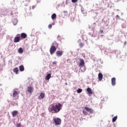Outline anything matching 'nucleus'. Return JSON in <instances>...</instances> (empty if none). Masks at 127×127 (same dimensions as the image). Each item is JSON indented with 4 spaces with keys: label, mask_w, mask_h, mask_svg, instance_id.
I'll use <instances>...</instances> for the list:
<instances>
[{
    "label": "nucleus",
    "mask_w": 127,
    "mask_h": 127,
    "mask_svg": "<svg viewBox=\"0 0 127 127\" xmlns=\"http://www.w3.org/2000/svg\"><path fill=\"white\" fill-rule=\"evenodd\" d=\"M57 15H56V14L54 13L52 15V19H55V18H56Z\"/></svg>",
    "instance_id": "aec40b11"
},
{
    "label": "nucleus",
    "mask_w": 127,
    "mask_h": 127,
    "mask_svg": "<svg viewBox=\"0 0 127 127\" xmlns=\"http://www.w3.org/2000/svg\"><path fill=\"white\" fill-rule=\"evenodd\" d=\"M20 35V34H17V36H19V37Z\"/></svg>",
    "instance_id": "2f4dec72"
},
{
    "label": "nucleus",
    "mask_w": 127,
    "mask_h": 127,
    "mask_svg": "<svg viewBox=\"0 0 127 127\" xmlns=\"http://www.w3.org/2000/svg\"><path fill=\"white\" fill-rule=\"evenodd\" d=\"M83 114L84 116H88V112H86L85 110H83Z\"/></svg>",
    "instance_id": "b1692460"
},
{
    "label": "nucleus",
    "mask_w": 127,
    "mask_h": 127,
    "mask_svg": "<svg viewBox=\"0 0 127 127\" xmlns=\"http://www.w3.org/2000/svg\"><path fill=\"white\" fill-rule=\"evenodd\" d=\"M72 2L75 3L78 1V0H71Z\"/></svg>",
    "instance_id": "a878e982"
},
{
    "label": "nucleus",
    "mask_w": 127,
    "mask_h": 127,
    "mask_svg": "<svg viewBox=\"0 0 127 127\" xmlns=\"http://www.w3.org/2000/svg\"><path fill=\"white\" fill-rule=\"evenodd\" d=\"M86 91L88 93V94L93 95V90H92V89L90 88V87H88L86 89Z\"/></svg>",
    "instance_id": "f8f14e48"
},
{
    "label": "nucleus",
    "mask_w": 127,
    "mask_h": 127,
    "mask_svg": "<svg viewBox=\"0 0 127 127\" xmlns=\"http://www.w3.org/2000/svg\"><path fill=\"white\" fill-rule=\"evenodd\" d=\"M53 64H57V63L56 62H53Z\"/></svg>",
    "instance_id": "c756f323"
},
{
    "label": "nucleus",
    "mask_w": 127,
    "mask_h": 127,
    "mask_svg": "<svg viewBox=\"0 0 127 127\" xmlns=\"http://www.w3.org/2000/svg\"><path fill=\"white\" fill-rule=\"evenodd\" d=\"M116 17H118V19H120V16H119V15H117Z\"/></svg>",
    "instance_id": "c85d7f7f"
},
{
    "label": "nucleus",
    "mask_w": 127,
    "mask_h": 127,
    "mask_svg": "<svg viewBox=\"0 0 127 127\" xmlns=\"http://www.w3.org/2000/svg\"><path fill=\"white\" fill-rule=\"evenodd\" d=\"M112 86H116V77H113L111 79Z\"/></svg>",
    "instance_id": "9b49d317"
},
{
    "label": "nucleus",
    "mask_w": 127,
    "mask_h": 127,
    "mask_svg": "<svg viewBox=\"0 0 127 127\" xmlns=\"http://www.w3.org/2000/svg\"><path fill=\"white\" fill-rule=\"evenodd\" d=\"M83 91V90H82V89H78V90H77V92L78 93V94H80V93H82V91Z\"/></svg>",
    "instance_id": "4be33fe9"
},
{
    "label": "nucleus",
    "mask_w": 127,
    "mask_h": 127,
    "mask_svg": "<svg viewBox=\"0 0 127 127\" xmlns=\"http://www.w3.org/2000/svg\"><path fill=\"white\" fill-rule=\"evenodd\" d=\"M19 70L21 72H22L23 71H24V66H23V65L20 66H19Z\"/></svg>",
    "instance_id": "6ab92c4d"
},
{
    "label": "nucleus",
    "mask_w": 127,
    "mask_h": 127,
    "mask_svg": "<svg viewBox=\"0 0 127 127\" xmlns=\"http://www.w3.org/2000/svg\"><path fill=\"white\" fill-rule=\"evenodd\" d=\"M51 78V74L49 73L47 75V76L45 77L46 80H49Z\"/></svg>",
    "instance_id": "dca6fc26"
},
{
    "label": "nucleus",
    "mask_w": 127,
    "mask_h": 127,
    "mask_svg": "<svg viewBox=\"0 0 127 127\" xmlns=\"http://www.w3.org/2000/svg\"><path fill=\"white\" fill-rule=\"evenodd\" d=\"M17 114H18V111H14L12 112V115L13 117H16Z\"/></svg>",
    "instance_id": "2eb2a0df"
},
{
    "label": "nucleus",
    "mask_w": 127,
    "mask_h": 127,
    "mask_svg": "<svg viewBox=\"0 0 127 127\" xmlns=\"http://www.w3.org/2000/svg\"><path fill=\"white\" fill-rule=\"evenodd\" d=\"M98 79L99 81H102L103 79V74H102L101 72H100L98 74Z\"/></svg>",
    "instance_id": "4468645a"
},
{
    "label": "nucleus",
    "mask_w": 127,
    "mask_h": 127,
    "mask_svg": "<svg viewBox=\"0 0 127 127\" xmlns=\"http://www.w3.org/2000/svg\"><path fill=\"white\" fill-rule=\"evenodd\" d=\"M18 53H20V54L23 53V49H22V48H19L18 50Z\"/></svg>",
    "instance_id": "a211bd4d"
},
{
    "label": "nucleus",
    "mask_w": 127,
    "mask_h": 127,
    "mask_svg": "<svg viewBox=\"0 0 127 127\" xmlns=\"http://www.w3.org/2000/svg\"><path fill=\"white\" fill-rule=\"evenodd\" d=\"M48 28H50V29H51V28H52V25L51 24L49 25Z\"/></svg>",
    "instance_id": "bb28decb"
},
{
    "label": "nucleus",
    "mask_w": 127,
    "mask_h": 127,
    "mask_svg": "<svg viewBox=\"0 0 127 127\" xmlns=\"http://www.w3.org/2000/svg\"><path fill=\"white\" fill-rule=\"evenodd\" d=\"M57 48H58V44L56 42H54V43L52 44V46L50 49L51 55H52L55 53Z\"/></svg>",
    "instance_id": "f03ea898"
},
{
    "label": "nucleus",
    "mask_w": 127,
    "mask_h": 127,
    "mask_svg": "<svg viewBox=\"0 0 127 127\" xmlns=\"http://www.w3.org/2000/svg\"><path fill=\"white\" fill-rule=\"evenodd\" d=\"M63 54V52L62 51H57L56 52V55L57 56H58V57H61L62 56V55Z\"/></svg>",
    "instance_id": "1a4fd4ad"
},
{
    "label": "nucleus",
    "mask_w": 127,
    "mask_h": 127,
    "mask_svg": "<svg viewBox=\"0 0 127 127\" xmlns=\"http://www.w3.org/2000/svg\"><path fill=\"white\" fill-rule=\"evenodd\" d=\"M21 125V124L20 123L17 124V125H16V127H20Z\"/></svg>",
    "instance_id": "cd10ccee"
},
{
    "label": "nucleus",
    "mask_w": 127,
    "mask_h": 127,
    "mask_svg": "<svg viewBox=\"0 0 127 127\" xmlns=\"http://www.w3.org/2000/svg\"><path fill=\"white\" fill-rule=\"evenodd\" d=\"M79 47L82 48V47H84V43H81L79 44Z\"/></svg>",
    "instance_id": "393cba45"
},
{
    "label": "nucleus",
    "mask_w": 127,
    "mask_h": 127,
    "mask_svg": "<svg viewBox=\"0 0 127 127\" xmlns=\"http://www.w3.org/2000/svg\"><path fill=\"white\" fill-rule=\"evenodd\" d=\"M18 68L15 67V68L13 69V72L15 73V74H18Z\"/></svg>",
    "instance_id": "f3484780"
},
{
    "label": "nucleus",
    "mask_w": 127,
    "mask_h": 127,
    "mask_svg": "<svg viewBox=\"0 0 127 127\" xmlns=\"http://www.w3.org/2000/svg\"><path fill=\"white\" fill-rule=\"evenodd\" d=\"M44 98H45V94L43 92L41 93L38 97V99L40 100H42L43 99H44Z\"/></svg>",
    "instance_id": "423d86ee"
},
{
    "label": "nucleus",
    "mask_w": 127,
    "mask_h": 127,
    "mask_svg": "<svg viewBox=\"0 0 127 127\" xmlns=\"http://www.w3.org/2000/svg\"><path fill=\"white\" fill-rule=\"evenodd\" d=\"M64 13H66V12H67V11H64Z\"/></svg>",
    "instance_id": "473e14b6"
},
{
    "label": "nucleus",
    "mask_w": 127,
    "mask_h": 127,
    "mask_svg": "<svg viewBox=\"0 0 127 127\" xmlns=\"http://www.w3.org/2000/svg\"><path fill=\"white\" fill-rule=\"evenodd\" d=\"M13 24L14 25H16V23H17V21L16 20V19H14L13 20Z\"/></svg>",
    "instance_id": "5701e85b"
},
{
    "label": "nucleus",
    "mask_w": 127,
    "mask_h": 127,
    "mask_svg": "<svg viewBox=\"0 0 127 127\" xmlns=\"http://www.w3.org/2000/svg\"><path fill=\"white\" fill-rule=\"evenodd\" d=\"M118 119V116H115L114 117L113 119H112V122L113 123H115V122H116V121H117Z\"/></svg>",
    "instance_id": "412c9836"
},
{
    "label": "nucleus",
    "mask_w": 127,
    "mask_h": 127,
    "mask_svg": "<svg viewBox=\"0 0 127 127\" xmlns=\"http://www.w3.org/2000/svg\"><path fill=\"white\" fill-rule=\"evenodd\" d=\"M84 109L85 110H86L87 112H88V113H89V114H93L92 109L89 108L88 107H84Z\"/></svg>",
    "instance_id": "0eeeda50"
},
{
    "label": "nucleus",
    "mask_w": 127,
    "mask_h": 127,
    "mask_svg": "<svg viewBox=\"0 0 127 127\" xmlns=\"http://www.w3.org/2000/svg\"><path fill=\"white\" fill-rule=\"evenodd\" d=\"M27 91L28 92V93L29 94H30L31 95L32 94V93L33 92V87H32L31 86L28 87V89H27Z\"/></svg>",
    "instance_id": "39448f33"
},
{
    "label": "nucleus",
    "mask_w": 127,
    "mask_h": 127,
    "mask_svg": "<svg viewBox=\"0 0 127 127\" xmlns=\"http://www.w3.org/2000/svg\"><path fill=\"white\" fill-rule=\"evenodd\" d=\"M63 107V106L60 103H55L50 106L49 111L52 114H57L62 110Z\"/></svg>",
    "instance_id": "f257e3e1"
},
{
    "label": "nucleus",
    "mask_w": 127,
    "mask_h": 127,
    "mask_svg": "<svg viewBox=\"0 0 127 127\" xmlns=\"http://www.w3.org/2000/svg\"><path fill=\"white\" fill-rule=\"evenodd\" d=\"M13 41L15 43H17V42H19V41H20V37H15L14 38Z\"/></svg>",
    "instance_id": "6e6552de"
},
{
    "label": "nucleus",
    "mask_w": 127,
    "mask_h": 127,
    "mask_svg": "<svg viewBox=\"0 0 127 127\" xmlns=\"http://www.w3.org/2000/svg\"><path fill=\"white\" fill-rule=\"evenodd\" d=\"M54 122L57 125H61V119L59 118L54 119Z\"/></svg>",
    "instance_id": "20e7f679"
},
{
    "label": "nucleus",
    "mask_w": 127,
    "mask_h": 127,
    "mask_svg": "<svg viewBox=\"0 0 127 127\" xmlns=\"http://www.w3.org/2000/svg\"><path fill=\"white\" fill-rule=\"evenodd\" d=\"M103 32H104V31H103V30H101L100 31V33L101 34L103 33Z\"/></svg>",
    "instance_id": "7c9ffc66"
},
{
    "label": "nucleus",
    "mask_w": 127,
    "mask_h": 127,
    "mask_svg": "<svg viewBox=\"0 0 127 127\" xmlns=\"http://www.w3.org/2000/svg\"><path fill=\"white\" fill-rule=\"evenodd\" d=\"M21 37L23 38V39H25L27 37V35L24 33H22L21 34Z\"/></svg>",
    "instance_id": "ddd939ff"
},
{
    "label": "nucleus",
    "mask_w": 127,
    "mask_h": 127,
    "mask_svg": "<svg viewBox=\"0 0 127 127\" xmlns=\"http://www.w3.org/2000/svg\"><path fill=\"white\" fill-rule=\"evenodd\" d=\"M79 61L80 63L78 66L81 68L82 72H84L86 70V68H85V61H84L83 59H80Z\"/></svg>",
    "instance_id": "7ed1b4c3"
},
{
    "label": "nucleus",
    "mask_w": 127,
    "mask_h": 127,
    "mask_svg": "<svg viewBox=\"0 0 127 127\" xmlns=\"http://www.w3.org/2000/svg\"><path fill=\"white\" fill-rule=\"evenodd\" d=\"M13 97L15 98V99H18V92L17 91H14L13 93Z\"/></svg>",
    "instance_id": "9d476101"
}]
</instances>
